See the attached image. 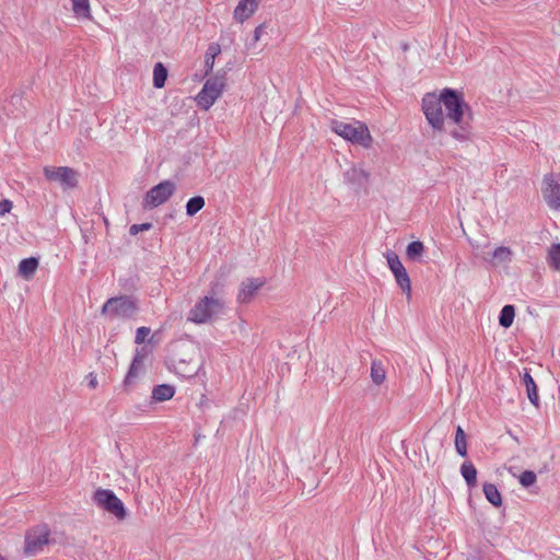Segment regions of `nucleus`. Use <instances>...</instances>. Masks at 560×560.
<instances>
[{"label":"nucleus","instance_id":"nucleus-6","mask_svg":"<svg viewBox=\"0 0 560 560\" xmlns=\"http://www.w3.org/2000/svg\"><path fill=\"white\" fill-rule=\"evenodd\" d=\"M101 312L109 318L130 319L138 312V303L129 295L115 296L103 304Z\"/></svg>","mask_w":560,"mask_h":560},{"label":"nucleus","instance_id":"nucleus-9","mask_svg":"<svg viewBox=\"0 0 560 560\" xmlns=\"http://www.w3.org/2000/svg\"><path fill=\"white\" fill-rule=\"evenodd\" d=\"M43 172L49 182H57L65 189H72L78 185V172L71 167L45 166Z\"/></svg>","mask_w":560,"mask_h":560},{"label":"nucleus","instance_id":"nucleus-30","mask_svg":"<svg viewBox=\"0 0 560 560\" xmlns=\"http://www.w3.org/2000/svg\"><path fill=\"white\" fill-rule=\"evenodd\" d=\"M536 480L537 476L532 470H525L518 477L520 483L525 488L533 486L536 482Z\"/></svg>","mask_w":560,"mask_h":560},{"label":"nucleus","instance_id":"nucleus-36","mask_svg":"<svg viewBox=\"0 0 560 560\" xmlns=\"http://www.w3.org/2000/svg\"><path fill=\"white\" fill-rule=\"evenodd\" d=\"M352 171H353V173H358L359 175H361L364 178L369 177V174L362 168H360V170L353 168Z\"/></svg>","mask_w":560,"mask_h":560},{"label":"nucleus","instance_id":"nucleus-24","mask_svg":"<svg viewBox=\"0 0 560 560\" xmlns=\"http://www.w3.org/2000/svg\"><path fill=\"white\" fill-rule=\"evenodd\" d=\"M512 250L506 246H499L492 253V261L494 265H500L511 261Z\"/></svg>","mask_w":560,"mask_h":560},{"label":"nucleus","instance_id":"nucleus-35","mask_svg":"<svg viewBox=\"0 0 560 560\" xmlns=\"http://www.w3.org/2000/svg\"><path fill=\"white\" fill-rule=\"evenodd\" d=\"M264 24H260L258 25L255 31H254V40L255 42H258L260 40V37H261V34H262V31H264Z\"/></svg>","mask_w":560,"mask_h":560},{"label":"nucleus","instance_id":"nucleus-7","mask_svg":"<svg viewBox=\"0 0 560 560\" xmlns=\"http://www.w3.org/2000/svg\"><path fill=\"white\" fill-rule=\"evenodd\" d=\"M92 500L97 508L112 514L118 521L126 518L127 511L125 504L113 490L97 488L93 493Z\"/></svg>","mask_w":560,"mask_h":560},{"label":"nucleus","instance_id":"nucleus-10","mask_svg":"<svg viewBox=\"0 0 560 560\" xmlns=\"http://www.w3.org/2000/svg\"><path fill=\"white\" fill-rule=\"evenodd\" d=\"M175 188V184L171 180L161 182L147 192L143 207L153 209L165 203L173 196Z\"/></svg>","mask_w":560,"mask_h":560},{"label":"nucleus","instance_id":"nucleus-2","mask_svg":"<svg viewBox=\"0 0 560 560\" xmlns=\"http://www.w3.org/2000/svg\"><path fill=\"white\" fill-rule=\"evenodd\" d=\"M329 128L337 136L352 144L360 145L364 149H371L374 144V139L368 125L361 120L352 119L351 121H345L331 119L329 121Z\"/></svg>","mask_w":560,"mask_h":560},{"label":"nucleus","instance_id":"nucleus-33","mask_svg":"<svg viewBox=\"0 0 560 560\" xmlns=\"http://www.w3.org/2000/svg\"><path fill=\"white\" fill-rule=\"evenodd\" d=\"M86 380H88V386L91 388V389H95L97 388L98 386V381H97V376L95 373L91 372L86 375Z\"/></svg>","mask_w":560,"mask_h":560},{"label":"nucleus","instance_id":"nucleus-15","mask_svg":"<svg viewBox=\"0 0 560 560\" xmlns=\"http://www.w3.org/2000/svg\"><path fill=\"white\" fill-rule=\"evenodd\" d=\"M175 395V387L168 384H161L152 389L151 398L155 402L170 400Z\"/></svg>","mask_w":560,"mask_h":560},{"label":"nucleus","instance_id":"nucleus-22","mask_svg":"<svg viewBox=\"0 0 560 560\" xmlns=\"http://www.w3.org/2000/svg\"><path fill=\"white\" fill-rule=\"evenodd\" d=\"M483 493L486 499L494 506H501L502 497L498 488L493 483L483 485Z\"/></svg>","mask_w":560,"mask_h":560},{"label":"nucleus","instance_id":"nucleus-20","mask_svg":"<svg viewBox=\"0 0 560 560\" xmlns=\"http://www.w3.org/2000/svg\"><path fill=\"white\" fill-rule=\"evenodd\" d=\"M371 378L372 382L377 386L385 382L386 371L383 363L378 360H373L371 363Z\"/></svg>","mask_w":560,"mask_h":560},{"label":"nucleus","instance_id":"nucleus-17","mask_svg":"<svg viewBox=\"0 0 560 560\" xmlns=\"http://www.w3.org/2000/svg\"><path fill=\"white\" fill-rule=\"evenodd\" d=\"M38 268V260L34 257L23 259L19 265V273L26 280L33 278Z\"/></svg>","mask_w":560,"mask_h":560},{"label":"nucleus","instance_id":"nucleus-29","mask_svg":"<svg viewBox=\"0 0 560 560\" xmlns=\"http://www.w3.org/2000/svg\"><path fill=\"white\" fill-rule=\"evenodd\" d=\"M205 199L201 196L190 198L186 203V213L190 217L195 215L205 207Z\"/></svg>","mask_w":560,"mask_h":560},{"label":"nucleus","instance_id":"nucleus-5","mask_svg":"<svg viewBox=\"0 0 560 560\" xmlns=\"http://www.w3.org/2000/svg\"><path fill=\"white\" fill-rule=\"evenodd\" d=\"M226 88L225 74H215L206 80L202 89L196 95L195 101L199 108L209 110L212 105L222 96Z\"/></svg>","mask_w":560,"mask_h":560},{"label":"nucleus","instance_id":"nucleus-12","mask_svg":"<svg viewBox=\"0 0 560 560\" xmlns=\"http://www.w3.org/2000/svg\"><path fill=\"white\" fill-rule=\"evenodd\" d=\"M266 284L265 278H247L242 281L236 300L240 304H248Z\"/></svg>","mask_w":560,"mask_h":560},{"label":"nucleus","instance_id":"nucleus-16","mask_svg":"<svg viewBox=\"0 0 560 560\" xmlns=\"http://www.w3.org/2000/svg\"><path fill=\"white\" fill-rule=\"evenodd\" d=\"M71 5L77 19H92L90 0H71Z\"/></svg>","mask_w":560,"mask_h":560},{"label":"nucleus","instance_id":"nucleus-19","mask_svg":"<svg viewBox=\"0 0 560 560\" xmlns=\"http://www.w3.org/2000/svg\"><path fill=\"white\" fill-rule=\"evenodd\" d=\"M460 474L468 487L474 488L477 485V469L471 462H464L460 466Z\"/></svg>","mask_w":560,"mask_h":560},{"label":"nucleus","instance_id":"nucleus-21","mask_svg":"<svg viewBox=\"0 0 560 560\" xmlns=\"http://www.w3.org/2000/svg\"><path fill=\"white\" fill-rule=\"evenodd\" d=\"M220 52H221V47L219 44L213 43V44L209 45V47L206 51V55H205V67H206L207 73H209L213 70L215 58Z\"/></svg>","mask_w":560,"mask_h":560},{"label":"nucleus","instance_id":"nucleus-26","mask_svg":"<svg viewBox=\"0 0 560 560\" xmlns=\"http://www.w3.org/2000/svg\"><path fill=\"white\" fill-rule=\"evenodd\" d=\"M424 245L420 241H413L406 248V256L410 260H418L424 253Z\"/></svg>","mask_w":560,"mask_h":560},{"label":"nucleus","instance_id":"nucleus-4","mask_svg":"<svg viewBox=\"0 0 560 560\" xmlns=\"http://www.w3.org/2000/svg\"><path fill=\"white\" fill-rule=\"evenodd\" d=\"M223 310V300L214 296H203L190 308L188 320L198 325L207 324L212 322Z\"/></svg>","mask_w":560,"mask_h":560},{"label":"nucleus","instance_id":"nucleus-23","mask_svg":"<svg viewBox=\"0 0 560 560\" xmlns=\"http://www.w3.org/2000/svg\"><path fill=\"white\" fill-rule=\"evenodd\" d=\"M167 79V69L162 62H158L153 69V85L156 89H162L165 85Z\"/></svg>","mask_w":560,"mask_h":560},{"label":"nucleus","instance_id":"nucleus-32","mask_svg":"<svg viewBox=\"0 0 560 560\" xmlns=\"http://www.w3.org/2000/svg\"><path fill=\"white\" fill-rule=\"evenodd\" d=\"M12 209H13V202L9 199L2 198V196L0 195V218L10 213L12 211Z\"/></svg>","mask_w":560,"mask_h":560},{"label":"nucleus","instance_id":"nucleus-27","mask_svg":"<svg viewBox=\"0 0 560 560\" xmlns=\"http://www.w3.org/2000/svg\"><path fill=\"white\" fill-rule=\"evenodd\" d=\"M455 448L457 453L465 457L467 456V441H466V434L462 427H457L456 433H455Z\"/></svg>","mask_w":560,"mask_h":560},{"label":"nucleus","instance_id":"nucleus-18","mask_svg":"<svg viewBox=\"0 0 560 560\" xmlns=\"http://www.w3.org/2000/svg\"><path fill=\"white\" fill-rule=\"evenodd\" d=\"M523 383L526 387L528 399L530 400V402L534 406H538L539 397H538L537 385H536L533 376L527 371L523 374Z\"/></svg>","mask_w":560,"mask_h":560},{"label":"nucleus","instance_id":"nucleus-25","mask_svg":"<svg viewBox=\"0 0 560 560\" xmlns=\"http://www.w3.org/2000/svg\"><path fill=\"white\" fill-rule=\"evenodd\" d=\"M515 317V308L513 305H504L501 310L500 317H499V324L504 327L509 328L512 326Z\"/></svg>","mask_w":560,"mask_h":560},{"label":"nucleus","instance_id":"nucleus-1","mask_svg":"<svg viewBox=\"0 0 560 560\" xmlns=\"http://www.w3.org/2000/svg\"><path fill=\"white\" fill-rule=\"evenodd\" d=\"M468 109L463 95L452 89H444L440 95L427 93L422 98V110L429 125L438 131H444L447 122L456 125L458 128L451 133L459 141L469 137L468 129L463 126Z\"/></svg>","mask_w":560,"mask_h":560},{"label":"nucleus","instance_id":"nucleus-37","mask_svg":"<svg viewBox=\"0 0 560 560\" xmlns=\"http://www.w3.org/2000/svg\"><path fill=\"white\" fill-rule=\"evenodd\" d=\"M0 560H8V558L0 553Z\"/></svg>","mask_w":560,"mask_h":560},{"label":"nucleus","instance_id":"nucleus-28","mask_svg":"<svg viewBox=\"0 0 560 560\" xmlns=\"http://www.w3.org/2000/svg\"><path fill=\"white\" fill-rule=\"evenodd\" d=\"M547 260L552 269L560 271V244H553L548 249Z\"/></svg>","mask_w":560,"mask_h":560},{"label":"nucleus","instance_id":"nucleus-34","mask_svg":"<svg viewBox=\"0 0 560 560\" xmlns=\"http://www.w3.org/2000/svg\"><path fill=\"white\" fill-rule=\"evenodd\" d=\"M151 228V224L150 223H143V224H133L131 228H130V231L131 233H138L139 231H144V230H149Z\"/></svg>","mask_w":560,"mask_h":560},{"label":"nucleus","instance_id":"nucleus-11","mask_svg":"<svg viewBox=\"0 0 560 560\" xmlns=\"http://www.w3.org/2000/svg\"><path fill=\"white\" fill-rule=\"evenodd\" d=\"M388 267L390 271L394 273L396 282L401 288V290L410 296L411 294V282L409 275L404 267L402 262L400 261L398 255L393 252L388 250L385 255Z\"/></svg>","mask_w":560,"mask_h":560},{"label":"nucleus","instance_id":"nucleus-14","mask_svg":"<svg viewBox=\"0 0 560 560\" xmlns=\"http://www.w3.org/2000/svg\"><path fill=\"white\" fill-rule=\"evenodd\" d=\"M144 358V353H142L141 351H137L129 368V371L125 377V385L131 384L139 376L140 372L143 369Z\"/></svg>","mask_w":560,"mask_h":560},{"label":"nucleus","instance_id":"nucleus-8","mask_svg":"<svg viewBox=\"0 0 560 560\" xmlns=\"http://www.w3.org/2000/svg\"><path fill=\"white\" fill-rule=\"evenodd\" d=\"M540 190L547 206L552 210H560V175L546 174Z\"/></svg>","mask_w":560,"mask_h":560},{"label":"nucleus","instance_id":"nucleus-13","mask_svg":"<svg viewBox=\"0 0 560 560\" xmlns=\"http://www.w3.org/2000/svg\"><path fill=\"white\" fill-rule=\"evenodd\" d=\"M259 1L260 0H240L234 9V19L238 23H244L257 11Z\"/></svg>","mask_w":560,"mask_h":560},{"label":"nucleus","instance_id":"nucleus-31","mask_svg":"<svg viewBox=\"0 0 560 560\" xmlns=\"http://www.w3.org/2000/svg\"><path fill=\"white\" fill-rule=\"evenodd\" d=\"M151 330L149 327L142 326L139 327L136 331L135 342L137 345L143 343L147 337L150 335Z\"/></svg>","mask_w":560,"mask_h":560},{"label":"nucleus","instance_id":"nucleus-3","mask_svg":"<svg viewBox=\"0 0 560 560\" xmlns=\"http://www.w3.org/2000/svg\"><path fill=\"white\" fill-rule=\"evenodd\" d=\"M51 541V529L48 524L33 525L25 532L23 552L26 557H35L42 553Z\"/></svg>","mask_w":560,"mask_h":560}]
</instances>
